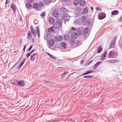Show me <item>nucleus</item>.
I'll return each instance as SVG.
<instances>
[{"instance_id":"f257e3e1","label":"nucleus","mask_w":122,"mask_h":122,"mask_svg":"<svg viewBox=\"0 0 122 122\" xmlns=\"http://www.w3.org/2000/svg\"><path fill=\"white\" fill-rule=\"evenodd\" d=\"M62 24V20L60 19H57L56 22L54 24V28L56 29H59L61 27Z\"/></svg>"},{"instance_id":"f03ea898","label":"nucleus","mask_w":122,"mask_h":122,"mask_svg":"<svg viewBox=\"0 0 122 122\" xmlns=\"http://www.w3.org/2000/svg\"><path fill=\"white\" fill-rule=\"evenodd\" d=\"M117 56V54L112 51H111L109 53L108 57L109 58H116Z\"/></svg>"},{"instance_id":"7ed1b4c3","label":"nucleus","mask_w":122,"mask_h":122,"mask_svg":"<svg viewBox=\"0 0 122 122\" xmlns=\"http://www.w3.org/2000/svg\"><path fill=\"white\" fill-rule=\"evenodd\" d=\"M82 29L81 30L83 31V34L84 36L86 35L88 33V28H86L85 27H81Z\"/></svg>"},{"instance_id":"20e7f679","label":"nucleus","mask_w":122,"mask_h":122,"mask_svg":"<svg viewBox=\"0 0 122 122\" xmlns=\"http://www.w3.org/2000/svg\"><path fill=\"white\" fill-rule=\"evenodd\" d=\"M106 16L105 14L104 13L102 12L99 14L98 17L99 20H101L104 19Z\"/></svg>"},{"instance_id":"39448f33","label":"nucleus","mask_w":122,"mask_h":122,"mask_svg":"<svg viewBox=\"0 0 122 122\" xmlns=\"http://www.w3.org/2000/svg\"><path fill=\"white\" fill-rule=\"evenodd\" d=\"M62 37L61 36H56L54 38L56 42L61 41L62 40Z\"/></svg>"},{"instance_id":"423d86ee","label":"nucleus","mask_w":122,"mask_h":122,"mask_svg":"<svg viewBox=\"0 0 122 122\" xmlns=\"http://www.w3.org/2000/svg\"><path fill=\"white\" fill-rule=\"evenodd\" d=\"M10 8L12 10L14 13L15 14L16 12V7L14 4L12 3L11 4L10 6Z\"/></svg>"},{"instance_id":"0eeeda50","label":"nucleus","mask_w":122,"mask_h":122,"mask_svg":"<svg viewBox=\"0 0 122 122\" xmlns=\"http://www.w3.org/2000/svg\"><path fill=\"white\" fill-rule=\"evenodd\" d=\"M17 85L20 86H24L25 84V83L23 80H21L17 82Z\"/></svg>"},{"instance_id":"6e6552de","label":"nucleus","mask_w":122,"mask_h":122,"mask_svg":"<svg viewBox=\"0 0 122 122\" xmlns=\"http://www.w3.org/2000/svg\"><path fill=\"white\" fill-rule=\"evenodd\" d=\"M79 4L80 6L83 7L85 6L86 4L85 1L83 0H80L79 1Z\"/></svg>"},{"instance_id":"1a4fd4ad","label":"nucleus","mask_w":122,"mask_h":122,"mask_svg":"<svg viewBox=\"0 0 122 122\" xmlns=\"http://www.w3.org/2000/svg\"><path fill=\"white\" fill-rule=\"evenodd\" d=\"M55 42L54 41L53 39H50L49 40L48 42V43L49 45H50L51 47L53 46V45L54 44Z\"/></svg>"},{"instance_id":"9d476101","label":"nucleus","mask_w":122,"mask_h":122,"mask_svg":"<svg viewBox=\"0 0 122 122\" xmlns=\"http://www.w3.org/2000/svg\"><path fill=\"white\" fill-rule=\"evenodd\" d=\"M107 54V51H105L101 57V60L103 61L106 58Z\"/></svg>"},{"instance_id":"9b49d317","label":"nucleus","mask_w":122,"mask_h":122,"mask_svg":"<svg viewBox=\"0 0 122 122\" xmlns=\"http://www.w3.org/2000/svg\"><path fill=\"white\" fill-rule=\"evenodd\" d=\"M102 63V61H98L94 66L93 67V69L94 70H95L99 65Z\"/></svg>"},{"instance_id":"f8f14e48","label":"nucleus","mask_w":122,"mask_h":122,"mask_svg":"<svg viewBox=\"0 0 122 122\" xmlns=\"http://www.w3.org/2000/svg\"><path fill=\"white\" fill-rule=\"evenodd\" d=\"M31 33L30 30H28L27 32V38L28 39H30L32 37Z\"/></svg>"},{"instance_id":"ddd939ff","label":"nucleus","mask_w":122,"mask_h":122,"mask_svg":"<svg viewBox=\"0 0 122 122\" xmlns=\"http://www.w3.org/2000/svg\"><path fill=\"white\" fill-rule=\"evenodd\" d=\"M78 35L77 33V31H76V32H73L71 35L72 38H73L75 39L77 37Z\"/></svg>"},{"instance_id":"4468645a","label":"nucleus","mask_w":122,"mask_h":122,"mask_svg":"<svg viewBox=\"0 0 122 122\" xmlns=\"http://www.w3.org/2000/svg\"><path fill=\"white\" fill-rule=\"evenodd\" d=\"M75 42V39L72 38L69 41V42L71 45H73Z\"/></svg>"},{"instance_id":"2eb2a0df","label":"nucleus","mask_w":122,"mask_h":122,"mask_svg":"<svg viewBox=\"0 0 122 122\" xmlns=\"http://www.w3.org/2000/svg\"><path fill=\"white\" fill-rule=\"evenodd\" d=\"M49 23L50 24H53L54 22V18L52 17H49Z\"/></svg>"},{"instance_id":"dca6fc26","label":"nucleus","mask_w":122,"mask_h":122,"mask_svg":"<svg viewBox=\"0 0 122 122\" xmlns=\"http://www.w3.org/2000/svg\"><path fill=\"white\" fill-rule=\"evenodd\" d=\"M115 42L114 41V40H113L111 42L110 45V48H112L113 47Z\"/></svg>"},{"instance_id":"f3484780","label":"nucleus","mask_w":122,"mask_h":122,"mask_svg":"<svg viewBox=\"0 0 122 122\" xmlns=\"http://www.w3.org/2000/svg\"><path fill=\"white\" fill-rule=\"evenodd\" d=\"M118 13L119 11L118 10H114L112 11L111 13L113 15H117L118 14Z\"/></svg>"},{"instance_id":"a211bd4d","label":"nucleus","mask_w":122,"mask_h":122,"mask_svg":"<svg viewBox=\"0 0 122 122\" xmlns=\"http://www.w3.org/2000/svg\"><path fill=\"white\" fill-rule=\"evenodd\" d=\"M102 50V48L101 46H99L97 49V52L98 53H100Z\"/></svg>"},{"instance_id":"6ab92c4d","label":"nucleus","mask_w":122,"mask_h":122,"mask_svg":"<svg viewBox=\"0 0 122 122\" xmlns=\"http://www.w3.org/2000/svg\"><path fill=\"white\" fill-rule=\"evenodd\" d=\"M88 10L87 7H86L84 8V10L82 12V14H85L86 13L88 12Z\"/></svg>"},{"instance_id":"aec40b11","label":"nucleus","mask_w":122,"mask_h":122,"mask_svg":"<svg viewBox=\"0 0 122 122\" xmlns=\"http://www.w3.org/2000/svg\"><path fill=\"white\" fill-rule=\"evenodd\" d=\"M81 20L82 21V22H85L86 20V17L85 16L83 15L82 16Z\"/></svg>"},{"instance_id":"412c9836","label":"nucleus","mask_w":122,"mask_h":122,"mask_svg":"<svg viewBox=\"0 0 122 122\" xmlns=\"http://www.w3.org/2000/svg\"><path fill=\"white\" fill-rule=\"evenodd\" d=\"M47 55H49L52 59H55L56 58V57L55 56L51 55L48 52H47Z\"/></svg>"},{"instance_id":"4be33fe9","label":"nucleus","mask_w":122,"mask_h":122,"mask_svg":"<svg viewBox=\"0 0 122 122\" xmlns=\"http://www.w3.org/2000/svg\"><path fill=\"white\" fill-rule=\"evenodd\" d=\"M75 13L76 17L81 16L82 14V13H81L80 12H75Z\"/></svg>"},{"instance_id":"5701e85b","label":"nucleus","mask_w":122,"mask_h":122,"mask_svg":"<svg viewBox=\"0 0 122 122\" xmlns=\"http://www.w3.org/2000/svg\"><path fill=\"white\" fill-rule=\"evenodd\" d=\"M33 7L36 9H38L40 8L39 7L38 4L37 3H35L33 4Z\"/></svg>"},{"instance_id":"b1692460","label":"nucleus","mask_w":122,"mask_h":122,"mask_svg":"<svg viewBox=\"0 0 122 122\" xmlns=\"http://www.w3.org/2000/svg\"><path fill=\"white\" fill-rule=\"evenodd\" d=\"M77 31V34H78L79 35H81L82 34V32L80 30V28H78L75 31Z\"/></svg>"},{"instance_id":"393cba45","label":"nucleus","mask_w":122,"mask_h":122,"mask_svg":"<svg viewBox=\"0 0 122 122\" xmlns=\"http://www.w3.org/2000/svg\"><path fill=\"white\" fill-rule=\"evenodd\" d=\"M54 27L53 26H51L50 28L48 29L47 30V31L48 32H53L54 31L53 29V27Z\"/></svg>"},{"instance_id":"a878e982","label":"nucleus","mask_w":122,"mask_h":122,"mask_svg":"<svg viewBox=\"0 0 122 122\" xmlns=\"http://www.w3.org/2000/svg\"><path fill=\"white\" fill-rule=\"evenodd\" d=\"M32 6L31 4L29 3H27L25 4V6L26 8H29Z\"/></svg>"},{"instance_id":"bb28decb","label":"nucleus","mask_w":122,"mask_h":122,"mask_svg":"<svg viewBox=\"0 0 122 122\" xmlns=\"http://www.w3.org/2000/svg\"><path fill=\"white\" fill-rule=\"evenodd\" d=\"M86 71V72H85L83 74H82L81 76L84 75L88 74L89 73H91L92 72H93L92 70H88V71Z\"/></svg>"},{"instance_id":"cd10ccee","label":"nucleus","mask_w":122,"mask_h":122,"mask_svg":"<svg viewBox=\"0 0 122 122\" xmlns=\"http://www.w3.org/2000/svg\"><path fill=\"white\" fill-rule=\"evenodd\" d=\"M61 46L62 48H65L66 47V45L64 42H61Z\"/></svg>"},{"instance_id":"c85d7f7f","label":"nucleus","mask_w":122,"mask_h":122,"mask_svg":"<svg viewBox=\"0 0 122 122\" xmlns=\"http://www.w3.org/2000/svg\"><path fill=\"white\" fill-rule=\"evenodd\" d=\"M79 0H74L73 2L74 5L75 6H76L78 3Z\"/></svg>"},{"instance_id":"c756f323","label":"nucleus","mask_w":122,"mask_h":122,"mask_svg":"<svg viewBox=\"0 0 122 122\" xmlns=\"http://www.w3.org/2000/svg\"><path fill=\"white\" fill-rule=\"evenodd\" d=\"M64 39L66 41H68L69 40V36L67 35H65L64 36Z\"/></svg>"},{"instance_id":"7c9ffc66","label":"nucleus","mask_w":122,"mask_h":122,"mask_svg":"<svg viewBox=\"0 0 122 122\" xmlns=\"http://www.w3.org/2000/svg\"><path fill=\"white\" fill-rule=\"evenodd\" d=\"M38 4L39 7L43 6L44 5L43 3L42 2H39Z\"/></svg>"},{"instance_id":"2f4dec72","label":"nucleus","mask_w":122,"mask_h":122,"mask_svg":"<svg viewBox=\"0 0 122 122\" xmlns=\"http://www.w3.org/2000/svg\"><path fill=\"white\" fill-rule=\"evenodd\" d=\"M92 75H90L87 76H84L83 77V78H92Z\"/></svg>"},{"instance_id":"473e14b6","label":"nucleus","mask_w":122,"mask_h":122,"mask_svg":"<svg viewBox=\"0 0 122 122\" xmlns=\"http://www.w3.org/2000/svg\"><path fill=\"white\" fill-rule=\"evenodd\" d=\"M36 57V56H33L32 55H31L30 57V60L31 61H33L34 60Z\"/></svg>"},{"instance_id":"72a5a7b5","label":"nucleus","mask_w":122,"mask_h":122,"mask_svg":"<svg viewBox=\"0 0 122 122\" xmlns=\"http://www.w3.org/2000/svg\"><path fill=\"white\" fill-rule=\"evenodd\" d=\"M30 29L31 30V32L32 33L33 32H35V31L34 29L32 28V25H31V26L30 27Z\"/></svg>"},{"instance_id":"f704fd0d","label":"nucleus","mask_w":122,"mask_h":122,"mask_svg":"<svg viewBox=\"0 0 122 122\" xmlns=\"http://www.w3.org/2000/svg\"><path fill=\"white\" fill-rule=\"evenodd\" d=\"M53 16L55 17H57L58 15V13H56L54 11L53 13Z\"/></svg>"},{"instance_id":"c9c22d12","label":"nucleus","mask_w":122,"mask_h":122,"mask_svg":"<svg viewBox=\"0 0 122 122\" xmlns=\"http://www.w3.org/2000/svg\"><path fill=\"white\" fill-rule=\"evenodd\" d=\"M24 61H22V62L20 63V64H19L18 66V68L19 69H20L23 65L24 64Z\"/></svg>"},{"instance_id":"e433bc0d","label":"nucleus","mask_w":122,"mask_h":122,"mask_svg":"<svg viewBox=\"0 0 122 122\" xmlns=\"http://www.w3.org/2000/svg\"><path fill=\"white\" fill-rule=\"evenodd\" d=\"M46 15V12H43L40 15L42 17V18H43Z\"/></svg>"},{"instance_id":"4c0bfd02","label":"nucleus","mask_w":122,"mask_h":122,"mask_svg":"<svg viewBox=\"0 0 122 122\" xmlns=\"http://www.w3.org/2000/svg\"><path fill=\"white\" fill-rule=\"evenodd\" d=\"M67 73L65 71L62 74L60 75V76L62 77H64V75H67Z\"/></svg>"},{"instance_id":"58836bf2","label":"nucleus","mask_w":122,"mask_h":122,"mask_svg":"<svg viewBox=\"0 0 122 122\" xmlns=\"http://www.w3.org/2000/svg\"><path fill=\"white\" fill-rule=\"evenodd\" d=\"M52 0H46L44 2L46 4H48Z\"/></svg>"},{"instance_id":"ea45409f","label":"nucleus","mask_w":122,"mask_h":122,"mask_svg":"<svg viewBox=\"0 0 122 122\" xmlns=\"http://www.w3.org/2000/svg\"><path fill=\"white\" fill-rule=\"evenodd\" d=\"M63 16H64V17H62V19H63V18L64 17H68V16H69V15L68 14H66L65 13L64 14H63Z\"/></svg>"},{"instance_id":"a19ab883","label":"nucleus","mask_w":122,"mask_h":122,"mask_svg":"<svg viewBox=\"0 0 122 122\" xmlns=\"http://www.w3.org/2000/svg\"><path fill=\"white\" fill-rule=\"evenodd\" d=\"M62 10L64 12H67L68 11V10L66 8H62Z\"/></svg>"},{"instance_id":"79ce46f5","label":"nucleus","mask_w":122,"mask_h":122,"mask_svg":"<svg viewBox=\"0 0 122 122\" xmlns=\"http://www.w3.org/2000/svg\"><path fill=\"white\" fill-rule=\"evenodd\" d=\"M92 62V61H89L87 63H86L85 64H84L83 66H88Z\"/></svg>"},{"instance_id":"37998d69","label":"nucleus","mask_w":122,"mask_h":122,"mask_svg":"<svg viewBox=\"0 0 122 122\" xmlns=\"http://www.w3.org/2000/svg\"><path fill=\"white\" fill-rule=\"evenodd\" d=\"M36 32H37V35L38 37L40 38V31H36Z\"/></svg>"},{"instance_id":"c03bdc74","label":"nucleus","mask_w":122,"mask_h":122,"mask_svg":"<svg viewBox=\"0 0 122 122\" xmlns=\"http://www.w3.org/2000/svg\"><path fill=\"white\" fill-rule=\"evenodd\" d=\"M34 23L35 24H37L38 23V22L37 21L36 19H34Z\"/></svg>"},{"instance_id":"a18cd8bd","label":"nucleus","mask_w":122,"mask_h":122,"mask_svg":"<svg viewBox=\"0 0 122 122\" xmlns=\"http://www.w3.org/2000/svg\"><path fill=\"white\" fill-rule=\"evenodd\" d=\"M10 2V0H6L5 2V5Z\"/></svg>"},{"instance_id":"49530a36","label":"nucleus","mask_w":122,"mask_h":122,"mask_svg":"<svg viewBox=\"0 0 122 122\" xmlns=\"http://www.w3.org/2000/svg\"><path fill=\"white\" fill-rule=\"evenodd\" d=\"M96 9L97 11H98L99 10L101 11L102 10L99 7H97L96 8Z\"/></svg>"},{"instance_id":"de8ad7c7","label":"nucleus","mask_w":122,"mask_h":122,"mask_svg":"<svg viewBox=\"0 0 122 122\" xmlns=\"http://www.w3.org/2000/svg\"><path fill=\"white\" fill-rule=\"evenodd\" d=\"M32 33V35H33V36L34 37H35L36 36V32H33Z\"/></svg>"},{"instance_id":"09e8293b","label":"nucleus","mask_w":122,"mask_h":122,"mask_svg":"<svg viewBox=\"0 0 122 122\" xmlns=\"http://www.w3.org/2000/svg\"><path fill=\"white\" fill-rule=\"evenodd\" d=\"M80 41L79 40H77L76 41V45H79L80 43Z\"/></svg>"},{"instance_id":"8fccbe9b","label":"nucleus","mask_w":122,"mask_h":122,"mask_svg":"<svg viewBox=\"0 0 122 122\" xmlns=\"http://www.w3.org/2000/svg\"><path fill=\"white\" fill-rule=\"evenodd\" d=\"M86 24H88L89 25H91L90 22L88 21V20L86 22Z\"/></svg>"},{"instance_id":"3c124183","label":"nucleus","mask_w":122,"mask_h":122,"mask_svg":"<svg viewBox=\"0 0 122 122\" xmlns=\"http://www.w3.org/2000/svg\"><path fill=\"white\" fill-rule=\"evenodd\" d=\"M117 36H116L113 38V40H114V41L116 42V40L117 39Z\"/></svg>"},{"instance_id":"603ef678","label":"nucleus","mask_w":122,"mask_h":122,"mask_svg":"<svg viewBox=\"0 0 122 122\" xmlns=\"http://www.w3.org/2000/svg\"><path fill=\"white\" fill-rule=\"evenodd\" d=\"M20 61L22 60V61H25V59L24 58L21 57L20 58Z\"/></svg>"},{"instance_id":"864d4df0","label":"nucleus","mask_w":122,"mask_h":122,"mask_svg":"<svg viewBox=\"0 0 122 122\" xmlns=\"http://www.w3.org/2000/svg\"><path fill=\"white\" fill-rule=\"evenodd\" d=\"M37 55V53H35L33 54H32L31 55H32L33 56H36Z\"/></svg>"},{"instance_id":"5fc2aeb1","label":"nucleus","mask_w":122,"mask_h":122,"mask_svg":"<svg viewBox=\"0 0 122 122\" xmlns=\"http://www.w3.org/2000/svg\"><path fill=\"white\" fill-rule=\"evenodd\" d=\"M32 47V45H31V46H30V47L29 48V49H28V51H30L31 50V49Z\"/></svg>"},{"instance_id":"6e6d98bb","label":"nucleus","mask_w":122,"mask_h":122,"mask_svg":"<svg viewBox=\"0 0 122 122\" xmlns=\"http://www.w3.org/2000/svg\"><path fill=\"white\" fill-rule=\"evenodd\" d=\"M36 28L37 31H39V27L38 26H36Z\"/></svg>"},{"instance_id":"4d7b16f0","label":"nucleus","mask_w":122,"mask_h":122,"mask_svg":"<svg viewBox=\"0 0 122 122\" xmlns=\"http://www.w3.org/2000/svg\"><path fill=\"white\" fill-rule=\"evenodd\" d=\"M72 120L71 118L69 119H66V121H67L68 122H71L72 121Z\"/></svg>"},{"instance_id":"13d9d810","label":"nucleus","mask_w":122,"mask_h":122,"mask_svg":"<svg viewBox=\"0 0 122 122\" xmlns=\"http://www.w3.org/2000/svg\"><path fill=\"white\" fill-rule=\"evenodd\" d=\"M64 19H65V21H66V22H67V21H69V18H64Z\"/></svg>"},{"instance_id":"bf43d9fd","label":"nucleus","mask_w":122,"mask_h":122,"mask_svg":"<svg viewBox=\"0 0 122 122\" xmlns=\"http://www.w3.org/2000/svg\"><path fill=\"white\" fill-rule=\"evenodd\" d=\"M31 54L30 53H28L26 54V56L27 57H29L30 55Z\"/></svg>"},{"instance_id":"052dcab7","label":"nucleus","mask_w":122,"mask_h":122,"mask_svg":"<svg viewBox=\"0 0 122 122\" xmlns=\"http://www.w3.org/2000/svg\"><path fill=\"white\" fill-rule=\"evenodd\" d=\"M26 46V45H25L23 47V51L24 52L25 51Z\"/></svg>"},{"instance_id":"680f3d73","label":"nucleus","mask_w":122,"mask_h":122,"mask_svg":"<svg viewBox=\"0 0 122 122\" xmlns=\"http://www.w3.org/2000/svg\"><path fill=\"white\" fill-rule=\"evenodd\" d=\"M31 39L32 42L33 43H34V42L35 41V40L34 38H33L31 37Z\"/></svg>"},{"instance_id":"e2e57ef3","label":"nucleus","mask_w":122,"mask_h":122,"mask_svg":"<svg viewBox=\"0 0 122 122\" xmlns=\"http://www.w3.org/2000/svg\"><path fill=\"white\" fill-rule=\"evenodd\" d=\"M81 10V8H78L77 9V11L76 12H80Z\"/></svg>"},{"instance_id":"0e129e2a","label":"nucleus","mask_w":122,"mask_h":122,"mask_svg":"<svg viewBox=\"0 0 122 122\" xmlns=\"http://www.w3.org/2000/svg\"><path fill=\"white\" fill-rule=\"evenodd\" d=\"M119 21L120 22L122 21V15L120 18Z\"/></svg>"},{"instance_id":"69168bd1","label":"nucleus","mask_w":122,"mask_h":122,"mask_svg":"<svg viewBox=\"0 0 122 122\" xmlns=\"http://www.w3.org/2000/svg\"><path fill=\"white\" fill-rule=\"evenodd\" d=\"M35 51L34 49H33L30 52V53L31 54L33 52H34V51Z\"/></svg>"},{"instance_id":"338daca9","label":"nucleus","mask_w":122,"mask_h":122,"mask_svg":"<svg viewBox=\"0 0 122 122\" xmlns=\"http://www.w3.org/2000/svg\"><path fill=\"white\" fill-rule=\"evenodd\" d=\"M75 28H74L73 27H72V28H71V30H74V31H75L76 30H75Z\"/></svg>"},{"instance_id":"774afa93","label":"nucleus","mask_w":122,"mask_h":122,"mask_svg":"<svg viewBox=\"0 0 122 122\" xmlns=\"http://www.w3.org/2000/svg\"><path fill=\"white\" fill-rule=\"evenodd\" d=\"M108 62H109L110 63H115V62H116V61H108Z\"/></svg>"}]
</instances>
